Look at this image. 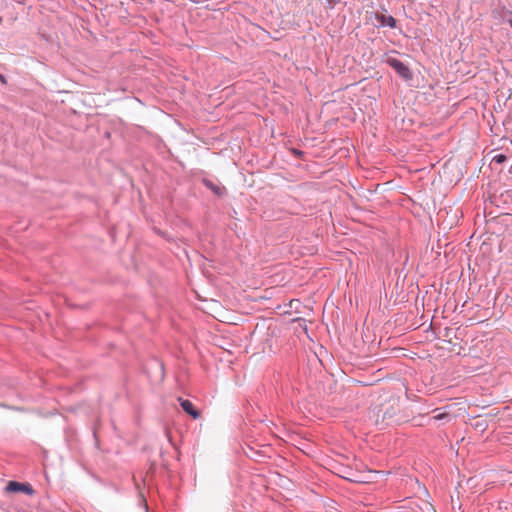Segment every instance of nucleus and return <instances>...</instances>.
<instances>
[{"label": "nucleus", "mask_w": 512, "mask_h": 512, "mask_svg": "<svg viewBox=\"0 0 512 512\" xmlns=\"http://www.w3.org/2000/svg\"><path fill=\"white\" fill-rule=\"evenodd\" d=\"M6 492L14 493V492H23L28 495H33L34 490L31 485L26 483H20L17 481H9L6 488Z\"/></svg>", "instance_id": "1"}, {"label": "nucleus", "mask_w": 512, "mask_h": 512, "mask_svg": "<svg viewBox=\"0 0 512 512\" xmlns=\"http://www.w3.org/2000/svg\"><path fill=\"white\" fill-rule=\"evenodd\" d=\"M388 63L403 78L409 79L411 77V72H410L409 68L400 60L393 58V59H389Z\"/></svg>", "instance_id": "2"}, {"label": "nucleus", "mask_w": 512, "mask_h": 512, "mask_svg": "<svg viewBox=\"0 0 512 512\" xmlns=\"http://www.w3.org/2000/svg\"><path fill=\"white\" fill-rule=\"evenodd\" d=\"M179 403L182 409L193 419H198L200 417V412L195 408L191 401L179 398Z\"/></svg>", "instance_id": "3"}, {"label": "nucleus", "mask_w": 512, "mask_h": 512, "mask_svg": "<svg viewBox=\"0 0 512 512\" xmlns=\"http://www.w3.org/2000/svg\"><path fill=\"white\" fill-rule=\"evenodd\" d=\"M379 22L382 24V25H387L391 28H394L396 26V20L394 17L388 15H381V16H377Z\"/></svg>", "instance_id": "4"}, {"label": "nucleus", "mask_w": 512, "mask_h": 512, "mask_svg": "<svg viewBox=\"0 0 512 512\" xmlns=\"http://www.w3.org/2000/svg\"><path fill=\"white\" fill-rule=\"evenodd\" d=\"M493 161L498 164H501L506 161V156L504 154H498L493 157Z\"/></svg>", "instance_id": "5"}, {"label": "nucleus", "mask_w": 512, "mask_h": 512, "mask_svg": "<svg viewBox=\"0 0 512 512\" xmlns=\"http://www.w3.org/2000/svg\"><path fill=\"white\" fill-rule=\"evenodd\" d=\"M445 417H447V414H446V413H440V414H437V415H435V416H434V418H435L436 420H440V419H443V418H445Z\"/></svg>", "instance_id": "6"}, {"label": "nucleus", "mask_w": 512, "mask_h": 512, "mask_svg": "<svg viewBox=\"0 0 512 512\" xmlns=\"http://www.w3.org/2000/svg\"><path fill=\"white\" fill-rule=\"evenodd\" d=\"M0 82L3 84L7 83L6 78L1 73H0Z\"/></svg>", "instance_id": "7"}, {"label": "nucleus", "mask_w": 512, "mask_h": 512, "mask_svg": "<svg viewBox=\"0 0 512 512\" xmlns=\"http://www.w3.org/2000/svg\"><path fill=\"white\" fill-rule=\"evenodd\" d=\"M212 190L215 191L216 193L219 192V189L218 188L216 189L215 187H212Z\"/></svg>", "instance_id": "8"}, {"label": "nucleus", "mask_w": 512, "mask_h": 512, "mask_svg": "<svg viewBox=\"0 0 512 512\" xmlns=\"http://www.w3.org/2000/svg\"><path fill=\"white\" fill-rule=\"evenodd\" d=\"M212 190L215 191L216 193L219 192V189L218 188L216 189L215 187H212Z\"/></svg>", "instance_id": "9"}, {"label": "nucleus", "mask_w": 512, "mask_h": 512, "mask_svg": "<svg viewBox=\"0 0 512 512\" xmlns=\"http://www.w3.org/2000/svg\"><path fill=\"white\" fill-rule=\"evenodd\" d=\"M510 25H511V27H512V20H510Z\"/></svg>", "instance_id": "10"}, {"label": "nucleus", "mask_w": 512, "mask_h": 512, "mask_svg": "<svg viewBox=\"0 0 512 512\" xmlns=\"http://www.w3.org/2000/svg\"><path fill=\"white\" fill-rule=\"evenodd\" d=\"M511 197H512V193H511Z\"/></svg>", "instance_id": "11"}]
</instances>
